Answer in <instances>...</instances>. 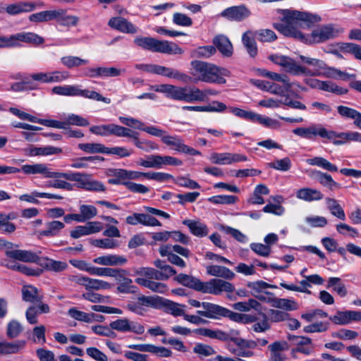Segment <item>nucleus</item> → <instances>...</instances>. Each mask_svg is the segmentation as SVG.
<instances>
[{
    "instance_id": "nucleus-7",
    "label": "nucleus",
    "mask_w": 361,
    "mask_h": 361,
    "mask_svg": "<svg viewBox=\"0 0 361 361\" xmlns=\"http://www.w3.org/2000/svg\"><path fill=\"white\" fill-rule=\"evenodd\" d=\"M133 42L143 49L153 52L172 54L173 49L168 41H160L151 37H136Z\"/></svg>"
},
{
    "instance_id": "nucleus-2",
    "label": "nucleus",
    "mask_w": 361,
    "mask_h": 361,
    "mask_svg": "<svg viewBox=\"0 0 361 361\" xmlns=\"http://www.w3.org/2000/svg\"><path fill=\"white\" fill-rule=\"evenodd\" d=\"M179 306L178 303L159 295H141L137 297V302H128L126 308L128 311L141 316L144 315L147 311L146 307H151L156 310H164L165 312L174 317H180L184 314L185 312Z\"/></svg>"
},
{
    "instance_id": "nucleus-27",
    "label": "nucleus",
    "mask_w": 361,
    "mask_h": 361,
    "mask_svg": "<svg viewBox=\"0 0 361 361\" xmlns=\"http://www.w3.org/2000/svg\"><path fill=\"white\" fill-rule=\"evenodd\" d=\"M93 262L104 266H117L125 264L127 262V259L123 256L108 255L96 257Z\"/></svg>"
},
{
    "instance_id": "nucleus-50",
    "label": "nucleus",
    "mask_w": 361,
    "mask_h": 361,
    "mask_svg": "<svg viewBox=\"0 0 361 361\" xmlns=\"http://www.w3.org/2000/svg\"><path fill=\"white\" fill-rule=\"evenodd\" d=\"M138 291V288L133 285V280L131 279H124V281L117 284L116 292L119 293L129 294L136 293Z\"/></svg>"
},
{
    "instance_id": "nucleus-39",
    "label": "nucleus",
    "mask_w": 361,
    "mask_h": 361,
    "mask_svg": "<svg viewBox=\"0 0 361 361\" xmlns=\"http://www.w3.org/2000/svg\"><path fill=\"white\" fill-rule=\"evenodd\" d=\"M339 50L344 54H350L356 59L361 60V46L353 42H341L338 44Z\"/></svg>"
},
{
    "instance_id": "nucleus-30",
    "label": "nucleus",
    "mask_w": 361,
    "mask_h": 361,
    "mask_svg": "<svg viewBox=\"0 0 361 361\" xmlns=\"http://www.w3.org/2000/svg\"><path fill=\"white\" fill-rule=\"evenodd\" d=\"M157 75H160L162 76H165L170 78L176 79L179 81H187L189 80V78L188 75L185 73H183L179 72L177 70H174L173 68H170L166 66H162L157 65Z\"/></svg>"
},
{
    "instance_id": "nucleus-38",
    "label": "nucleus",
    "mask_w": 361,
    "mask_h": 361,
    "mask_svg": "<svg viewBox=\"0 0 361 361\" xmlns=\"http://www.w3.org/2000/svg\"><path fill=\"white\" fill-rule=\"evenodd\" d=\"M312 340L307 336H299L298 341L297 342V346L292 349L293 353H300L304 355H310L313 347L308 345H312Z\"/></svg>"
},
{
    "instance_id": "nucleus-49",
    "label": "nucleus",
    "mask_w": 361,
    "mask_h": 361,
    "mask_svg": "<svg viewBox=\"0 0 361 361\" xmlns=\"http://www.w3.org/2000/svg\"><path fill=\"white\" fill-rule=\"evenodd\" d=\"M75 96H80L85 98L92 99L95 101L106 102V98L99 92L94 90H81L77 85H75Z\"/></svg>"
},
{
    "instance_id": "nucleus-64",
    "label": "nucleus",
    "mask_w": 361,
    "mask_h": 361,
    "mask_svg": "<svg viewBox=\"0 0 361 361\" xmlns=\"http://www.w3.org/2000/svg\"><path fill=\"white\" fill-rule=\"evenodd\" d=\"M80 216H82V222L91 219L97 215V208L93 205L82 204L80 207Z\"/></svg>"
},
{
    "instance_id": "nucleus-1",
    "label": "nucleus",
    "mask_w": 361,
    "mask_h": 361,
    "mask_svg": "<svg viewBox=\"0 0 361 361\" xmlns=\"http://www.w3.org/2000/svg\"><path fill=\"white\" fill-rule=\"evenodd\" d=\"M278 13L282 16L281 22L274 23L273 27L284 36L292 38H293V35H288L283 27L290 30V32H292L293 29L299 30L296 26L303 29H310L322 21L319 15L310 12L291 9H279Z\"/></svg>"
},
{
    "instance_id": "nucleus-6",
    "label": "nucleus",
    "mask_w": 361,
    "mask_h": 361,
    "mask_svg": "<svg viewBox=\"0 0 361 361\" xmlns=\"http://www.w3.org/2000/svg\"><path fill=\"white\" fill-rule=\"evenodd\" d=\"M21 42L38 46L44 42L42 37L35 32H22L9 37L0 36V47H21Z\"/></svg>"
},
{
    "instance_id": "nucleus-53",
    "label": "nucleus",
    "mask_w": 361,
    "mask_h": 361,
    "mask_svg": "<svg viewBox=\"0 0 361 361\" xmlns=\"http://www.w3.org/2000/svg\"><path fill=\"white\" fill-rule=\"evenodd\" d=\"M350 310L338 311L336 314L330 316L329 319L338 325H345L350 323Z\"/></svg>"
},
{
    "instance_id": "nucleus-48",
    "label": "nucleus",
    "mask_w": 361,
    "mask_h": 361,
    "mask_svg": "<svg viewBox=\"0 0 361 361\" xmlns=\"http://www.w3.org/2000/svg\"><path fill=\"white\" fill-rule=\"evenodd\" d=\"M61 63L71 69L88 63V60L80 59L78 56H66L61 58Z\"/></svg>"
},
{
    "instance_id": "nucleus-54",
    "label": "nucleus",
    "mask_w": 361,
    "mask_h": 361,
    "mask_svg": "<svg viewBox=\"0 0 361 361\" xmlns=\"http://www.w3.org/2000/svg\"><path fill=\"white\" fill-rule=\"evenodd\" d=\"M273 306L277 308L284 309L286 311H292L298 309V305L294 300L286 298H276Z\"/></svg>"
},
{
    "instance_id": "nucleus-16",
    "label": "nucleus",
    "mask_w": 361,
    "mask_h": 361,
    "mask_svg": "<svg viewBox=\"0 0 361 361\" xmlns=\"http://www.w3.org/2000/svg\"><path fill=\"white\" fill-rule=\"evenodd\" d=\"M162 142L167 146L176 151L190 155L200 154V152L195 149L190 147L183 143V141L178 136H171L167 135L162 137Z\"/></svg>"
},
{
    "instance_id": "nucleus-13",
    "label": "nucleus",
    "mask_w": 361,
    "mask_h": 361,
    "mask_svg": "<svg viewBox=\"0 0 361 361\" xmlns=\"http://www.w3.org/2000/svg\"><path fill=\"white\" fill-rule=\"evenodd\" d=\"M234 290L235 287L231 283L219 279H212L207 282H204V293L218 295L222 292L231 293Z\"/></svg>"
},
{
    "instance_id": "nucleus-18",
    "label": "nucleus",
    "mask_w": 361,
    "mask_h": 361,
    "mask_svg": "<svg viewBox=\"0 0 361 361\" xmlns=\"http://www.w3.org/2000/svg\"><path fill=\"white\" fill-rule=\"evenodd\" d=\"M212 43L222 56L229 58L233 56V47L227 36L219 34L213 38Z\"/></svg>"
},
{
    "instance_id": "nucleus-12",
    "label": "nucleus",
    "mask_w": 361,
    "mask_h": 361,
    "mask_svg": "<svg viewBox=\"0 0 361 361\" xmlns=\"http://www.w3.org/2000/svg\"><path fill=\"white\" fill-rule=\"evenodd\" d=\"M230 75V71L223 67L204 62V82L223 85L226 82L224 78Z\"/></svg>"
},
{
    "instance_id": "nucleus-33",
    "label": "nucleus",
    "mask_w": 361,
    "mask_h": 361,
    "mask_svg": "<svg viewBox=\"0 0 361 361\" xmlns=\"http://www.w3.org/2000/svg\"><path fill=\"white\" fill-rule=\"evenodd\" d=\"M56 13L57 9L43 11L30 15L28 19L36 23L56 20Z\"/></svg>"
},
{
    "instance_id": "nucleus-43",
    "label": "nucleus",
    "mask_w": 361,
    "mask_h": 361,
    "mask_svg": "<svg viewBox=\"0 0 361 361\" xmlns=\"http://www.w3.org/2000/svg\"><path fill=\"white\" fill-rule=\"evenodd\" d=\"M307 163L312 166H317L322 167L330 172L338 171V167L335 164L331 163L327 159L322 157H315L314 158L307 159Z\"/></svg>"
},
{
    "instance_id": "nucleus-57",
    "label": "nucleus",
    "mask_w": 361,
    "mask_h": 361,
    "mask_svg": "<svg viewBox=\"0 0 361 361\" xmlns=\"http://www.w3.org/2000/svg\"><path fill=\"white\" fill-rule=\"evenodd\" d=\"M329 324L328 322H319L312 323L303 327V332L310 333H322L329 329Z\"/></svg>"
},
{
    "instance_id": "nucleus-61",
    "label": "nucleus",
    "mask_w": 361,
    "mask_h": 361,
    "mask_svg": "<svg viewBox=\"0 0 361 361\" xmlns=\"http://www.w3.org/2000/svg\"><path fill=\"white\" fill-rule=\"evenodd\" d=\"M130 321L126 318L118 319L111 322L109 324V326L111 329L120 332H128V330H130Z\"/></svg>"
},
{
    "instance_id": "nucleus-55",
    "label": "nucleus",
    "mask_w": 361,
    "mask_h": 361,
    "mask_svg": "<svg viewBox=\"0 0 361 361\" xmlns=\"http://www.w3.org/2000/svg\"><path fill=\"white\" fill-rule=\"evenodd\" d=\"M267 317L268 321L270 320L271 322L277 323L290 319V314L285 311L271 309L268 312Z\"/></svg>"
},
{
    "instance_id": "nucleus-56",
    "label": "nucleus",
    "mask_w": 361,
    "mask_h": 361,
    "mask_svg": "<svg viewBox=\"0 0 361 361\" xmlns=\"http://www.w3.org/2000/svg\"><path fill=\"white\" fill-rule=\"evenodd\" d=\"M331 214L341 220H345V215L344 210L335 199L327 198L326 200Z\"/></svg>"
},
{
    "instance_id": "nucleus-42",
    "label": "nucleus",
    "mask_w": 361,
    "mask_h": 361,
    "mask_svg": "<svg viewBox=\"0 0 361 361\" xmlns=\"http://www.w3.org/2000/svg\"><path fill=\"white\" fill-rule=\"evenodd\" d=\"M326 288H332L333 290L342 298L345 297L348 294L345 284L341 282V279L338 277H330Z\"/></svg>"
},
{
    "instance_id": "nucleus-20",
    "label": "nucleus",
    "mask_w": 361,
    "mask_h": 361,
    "mask_svg": "<svg viewBox=\"0 0 361 361\" xmlns=\"http://www.w3.org/2000/svg\"><path fill=\"white\" fill-rule=\"evenodd\" d=\"M90 176L85 173H82L80 172H70V173H63V172H58L56 178H65L66 180L70 181H75L77 183L75 185L78 188L85 190L87 180L89 179Z\"/></svg>"
},
{
    "instance_id": "nucleus-5",
    "label": "nucleus",
    "mask_w": 361,
    "mask_h": 361,
    "mask_svg": "<svg viewBox=\"0 0 361 361\" xmlns=\"http://www.w3.org/2000/svg\"><path fill=\"white\" fill-rule=\"evenodd\" d=\"M240 331L231 329L226 332V338L224 341H231L236 345L235 348L233 344L228 343L227 348L231 353L238 357H250L254 355L252 349L257 348V343L254 340L245 339L239 337Z\"/></svg>"
},
{
    "instance_id": "nucleus-24",
    "label": "nucleus",
    "mask_w": 361,
    "mask_h": 361,
    "mask_svg": "<svg viewBox=\"0 0 361 361\" xmlns=\"http://www.w3.org/2000/svg\"><path fill=\"white\" fill-rule=\"evenodd\" d=\"M174 279L180 284L198 291H203V281L185 274H179Z\"/></svg>"
},
{
    "instance_id": "nucleus-36",
    "label": "nucleus",
    "mask_w": 361,
    "mask_h": 361,
    "mask_svg": "<svg viewBox=\"0 0 361 361\" xmlns=\"http://www.w3.org/2000/svg\"><path fill=\"white\" fill-rule=\"evenodd\" d=\"M314 173L315 174V178L322 185L327 187L331 190L334 188H341V185L336 182L331 175L320 171H315Z\"/></svg>"
},
{
    "instance_id": "nucleus-34",
    "label": "nucleus",
    "mask_w": 361,
    "mask_h": 361,
    "mask_svg": "<svg viewBox=\"0 0 361 361\" xmlns=\"http://www.w3.org/2000/svg\"><path fill=\"white\" fill-rule=\"evenodd\" d=\"M324 74L327 78L336 80L340 79L343 81H348L350 78H356V75L354 73L350 74L331 66L324 67Z\"/></svg>"
},
{
    "instance_id": "nucleus-52",
    "label": "nucleus",
    "mask_w": 361,
    "mask_h": 361,
    "mask_svg": "<svg viewBox=\"0 0 361 361\" xmlns=\"http://www.w3.org/2000/svg\"><path fill=\"white\" fill-rule=\"evenodd\" d=\"M111 288V285L104 281L100 279H94L87 277L86 282L85 288L87 290H99V289H109Z\"/></svg>"
},
{
    "instance_id": "nucleus-59",
    "label": "nucleus",
    "mask_w": 361,
    "mask_h": 361,
    "mask_svg": "<svg viewBox=\"0 0 361 361\" xmlns=\"http://www.w3.org/2000/svg\"><path fill=\"white\" fill-rule=\"evenodd\" d=\"M252 122H256L266 127L272 128H278L280 126L279 123L276 120L272 119L267 116L264 117L262 115L257 114L256 113H255V116L253 118Z\"/></svg>"
},
{
    "instance_id": "nucleus-22",
    "label": "nucleus",
    "mask_w": 361,
    "mask_h": 361,
    "mask_svg": "<svg viewBox=\"0 0 361 361\" xmlns=\"http://www.w3.org/2000/svg\"><path fill=\"white\" fill-rule=\"evenodd\" d=\"M80 18L77 16L67 14V10L58 8L56 21L60 26L71 27H75L79 23Z\"/></svg>"
},
{
    "instance_id": "nucleus-15",
    "label": "nucleus",
    "mask_w": 361,
    "mask_h": 361,
    "mask_svg": "<svg viewBox=\"0 0 361 361\" xmlns=\"http://www.w3.org/2000/svg\"><path fill=\"white\" fill-rule=\"evenodd\" d=\"M210 160L212 163L220 165H229L233 163L246 161L247 157L241 154L223 152H214L210 156Z\"/></svg>"
},
{
    "instance_id": "nucleus-4",
    "label": "nucleus",
    "mask_w": 361,
    "mask_h": 361,
    "mask_svg": "<svg viewBox=\"0 0 361 361\" xmlns=\"http://www.w3.org/2000/svg\"><path fill=\"white\" fill-rule=\"evenodd\" d=\"M283 29L288 32V35H293L294 39L308 45L322 44L335 39L339 35V30L332 23L322 25L307 34L293 29L292 32L285 27Z\"/></svg>"
},
{
    "instance_id": "nucleus-28",
    "label": "nucleus",
    "mask_w": 361,
    "mask_h": 361,
    "mask_svg": "<svg viewBox=\"0 0 361 361\" xmlns=\"http://www.w3.org/2000/svg\"><path fill=\"white\" fill-rule=\"evenodd\" d=\"M296 197L306 202H312L322 200L324 195L317 189L304 188L297 191Z\"/></svg>"
},
{
    "instance_id": "nucleus-14",
    "label": "nucleus",
    "mask_w": 361,
    "mask_h": 361,
    "mask_svg": "<svg viewBox=\"0 0 361 361\" xmlns=\"http://www.w3.org/2000/svg\"><path fill=\"white\" fill-rule=\"evenodd\" d=\"M250 14V11L245 5H240L226 8L220 15L228 20L240 22L248 18Z\"/></svg>"
},
{
    "instance_id": "nucleus-40",
    "label": "nucleus",
    "mask_w": 361,
    "mask_h": 361,
    "mask_svg": "<svg viewBox=\"0 0 361 361\" xmlns=\"http://www.w3.org/2000/svg\"><path fill=\"white\" fill-rule=\"evenodd\" d=\"M135 130L117 124H109L108 135H114L117 137H126L132 139Z\"/></svg>"
},
{
    "instance_id": "nucleus-45",
    "label": "nucleus",
    "mask_w": 361,
    "mask_h": 361,
    "mask_svg": "<svg viewBox=\"0 0 361 361\" xmlns=\"http://www.w3.org/2000/svg\"><path fill=\"white\" fill-rule=\"evenodd\" d=\"M135 274L137 275L143 276L149 279L166 280V276H164L160 271L152 267H141L139 270L135 271Z\"/></svg>"
},
{
    "instance_id": "nucleus-11",
    "label": "nucleus",
    "mask_w": 361,
    "mask_h": 361,
    "mask_svg": "<svg viewBox=\"0 0 361 361\" xmlns=\"http://www.w3.org/2000/svg\"><path fill=\"white\" fill-rule=\"evenodd\" d=\"M8 111L9 112H11V114H13V115L16 116L18 118L22 120H27L30 122L39 123L41 125L50 128L64 130H67L68 128L67 127V123L63 121H60L54 119L39 118L28 113L20 111V109L16 107H10Z\"/></svg>"
},
{
    "instance_id": "nucleus-26",
    "label": "nucleus",
    "mask_w": 361,
    "mask_h": 361,
    "mask_svg": "<svg viewBox=\"0 0 361 361\" xmlns=\"http://www.w3.org/2000/svg\"><path fill=\"white\" fill-rule=\"evenodd\" d=\"M132 141L137 148L147 152L159 149V145L156 142L149 140L140 139V133L137 131H135L132 137Z\"/></svg>"
},
{
    "instance_id": "nucleus-32",
    "label": "nucleus",
    "mask_w": 361,
    "mask_h": 361,
    "mask_svg": "<svg viewBox=\"0 0 361 361\" xmlns=\"http://www.w3.org/2000/svg\"><path fill=\"white\" fill-rule=\"evenodd\" d=\"M108 176H112V178L108 180V183L112 185H123V183H128L126 180V169H109L106 173Z\"/></svg>"
},
{
    "instance_id": "nucleus-41",
    "label": "nucleus",
    "mask_w": 361,
    "mask_h": 361,
    "mask_svg": "<svg viewBox=\"0 0 361 361\" xmlns=\"http://www.w3.org/2000/svg\"><path fill=\"white\" fill-rule=\"evenodd\" d=\"M47 229L40 231L39 235L46 237L56 235L65 227V224L59 221H52L46 224Z\"/></svg>"
},
{
    "instance_id": "nucleus-63",
    "label": "nucleus",
    "mask_w": 361,
    "mask_h": 361,
    "mask_svg": "<svg viewBox=\"0 0 361 361\" xmlns=\"http://www.w3.org/2000/svg\"><path fill=\"white\" fill-rule=\"evenodd\" d=\"M75 85H65L63 86H54L51 92L54 94L75 97Z\"/></svg>"
},
{
    "instance_id": "nucleus-37",
    "label": "nucleus",
    "mask_w": 361,
    "mask_h": 361,
    "mask_svg": "<svg viewBox=\"0 0 361 361\" xmlns=\"http://www.w3.org/2000/svg\"><path fill=\"white\" fill-rule=\"evenodd\" d=\"M22 298L25 302H39L42 300V296L38 295V289L32 286H24L22 288Z\"/></svg>"
},
{
    "instance_id": "nucleus-44",
    "label": "nucleus",
    "mask_w": 361,
    "mask_h": 361,
    "mask_svg": "<svg viewBox=\"0 0 361 361\" xmlns=\"http://www.w3.org/2000/svg\"><path fill=\"white\" fill-rule=\"evenodd\" d=\"M257 73L260 76L268 78L274 81L281 82L288 87H291L290 84L288 82V78L286 75H283L264 68H258Z\"/></svg>"
},
{
    "instance_id": "nucleus-47",
    "label": "nucleus",
    "mask_w": 361,
    "mask_h": 361,
    "mask_svg": "<svg viewBox=\"0 0 361 361\" xmlns=\"http://www.w3.org/2000/svg\"><path fill=\"white\" fill-rule=\"evenodd\" d=\"M300 283V286H298L294 284H288L285 282H281L280 283V286L288 290L311 294V291L308 290V288H310L312 286L307 279L302 280Z\"/></svg>"
},
{
    "instance_id": "nucleus-21",
    "label": "nucleus",
    "mask_w": 361,
    "mask_h": 361,
    "mask_svg": "<svg viewBox=\"0 0 361 361\" xmlns=\"http://www.w3.org/2000/svg\"><path fill=\"white\" fill-rule=\"evenodd\" d=\"M35 252L26 250L6 249L5 255L7 257L23 262L33 263L35 260Z\"/></svg>"
},
{
    "instance_id": "nucleus-51",
    "label": "nucleus",
    "mask_w": 361,
    "mask_h": 361,
    "mask_svg": "<svg viewBox=\"0 0 361 361\" xmlns=\"http://www.w3.org/2000/svg\"><path fill=\"white\" fill-rule=\"evenodd\" d=\"M78 148L87 153L105 154L106 146L100 143H80Z\"/></svg>"
},
{
    "instance_id": "nucleus-17",
    "label": "nucleus",
    "mask_w": 361,
    "mask_h": 361,
    "mask_svg": "<svg viewBox=\"0 0 361 361\" xmlns=\"http://www.w3.org/2000/svg\"><path fill=\"white\" fill-rule=\"evenodd\" d=\"M108 25L123 33L135 34L137 32V27L131 22L121 16L111 18Z\"/></svg>"
},
{
    "instance_id": "nucleus-62",
    "label": "nucleus",
    "mask_w": 361,
    "mask_h": 361,
    "mask_svg": "<svg viewBox=\"0 0 361 361\" xmlns=\"http://www.w3.org/2000/svg\"><path fill=\"white\" fill-rule=\"evenodd\" d=\"M183 224L187 226L192 234L196 236H203V226L199 221H196L190 219H185Z\"/></svg>"
},
{
    "instance_id": "nucleus-31",
    "label": "nucleus",
    "mask_w": 361,
    "mask_h": 361,
    "mask_svg": "<svg viewBox=\"0 0 361 361\" xmlns=\"http://www.w3.org/2000/svg\"><path fill=\"white\" fill-rule=\"evenodd\" d=\"M207 273L209 275L221 277L231 280L235 276V274L228 268L219 265H209L207 267Z\"/></svg>"
},
{
    "instance_id": "nucleus-19",
    "label": "nucleus",
    "mask_w": 361,
    "mask_h": 361,
    "mask_svg": "<svg viewBox=\"0 0 361 361\" xmlns=\"http://www.w3.org/2000/svg\"><path fill=\"white\" fill-rule=\"evenodd\" d=\"M20 171L25 174H37L40 173L45 178H56L58 172L51 171L50 169L44 164H25L23 165Z\"/></svg>"
},
{
    "instance_id": "nucleus-58",
    "label": "nucleus",
    "mask_w": 361,
    "mask_h": 361,
    "mask_svg": "<svg viewBox=\"0 0 361 361\" xmlns=\"http://www.w3.org/2000/svg\"><path fill=\"white\" fill-rule=\"evenodd\" d=\"M291 165V161L289 157L277 159L268 164L269 167L281 171H288L290 169Z\"/></svg>"
},
{
    "instance_id": "nucleus-60",
    "label": "nucleus",
    "mask_w": 361,
    "mask_h": 361,
    "mask_svg": "<svg viewBox=\"0 0 361 361\" xmlns=\"http://www.w3.org/2000/svg\"><path fill=\"white\" fill-rule=\"evenodd\" d=\"M133 152L128 150L125 147H106L105 154L116 155L118 158H125L128 157L132 154Z\"/></svg>"
},
{
    "instance_id": "nucleus-46",
    "label": "nucleus",
    "mask_w": 361,
    "mask_h": 361,
    "mask_svg": "<svg viewBox=\"0 0 361 361\" xmlns=\"http://www.w3.org/2000/svg\"><path fill=\"white\" fill-rule=\"evenodd\" d=\"M214 204H234L238 201V197L231 195H214L207 199Z\"/></svg>"
},
{
    "instance_id": "nucleus-35",
    "label": "nucleus",
    "mask_w": 361,
    "mask_h": 361,
    "mask_svg": "<svg viewBox=\"0 0 361 361\" xmlns=\"http://www.w3.org/2000/svg\"><path fill=\"white\" fill-rule=\"evenodd\" d=\"M38 90V84L31 80V78H26L20 82H16L11 85V90L16 92H26Z\"/></svg>"
},
{
    "instance_id": "nucleus-3",
    "label": "nucleus",
    "mask_w": 361,
    "mask_h": 361,
    "mask_svg": "<svg viewBox=\"0 0 361 361\" xmlns=\"http://www.w3.org/2000/svg\"><path fill=\"white\" fill-rule=\"evenodd\" d=\"M293 133L301 137L314 140L317 136L332 140L335 145H343L346 140H353L361 142V133L358 132L337 133L329 130L321 125L314 124L307 128L299 127L293 130Z\"/></svg>"
},
{
    "instance_id": "nucleus-8",
    "label": "nucleus",
    "mask_w": 361,
    "mask_h": 361,
    "mask_svg": "<svg viewBox=\"0 0 361 361\" xmlns=\"http://www.w3.org/2000/svg\"><path fill=\"white\" fill-rule=\"evenodd\" d=\"M268 59L274 63L283 67L286 72L294 75H312L310 70L306 67L298 64L292 58L279 54H271Z\"/></svg>"
},
{
    "instance_id": "nucleus-25",
    "label": "nucleus",
    "mask_w": 361,
    "mask_h": 361,
    "mask_svg": "<svg viewBox=\"0 0 361 361\" xmlns=\"http://www.w3.org/2000/svg\"><path fill=\"white\" fill-rule=\"evenodd\" d=\"M25 341L23 340H18L15 342H0V354H16L25 348Z\"/></svg>"
},
{
    "instance_id": "nucleus-29",
    "label": "nucleus",
    "mask_w": 361,
    "mask_h": 361,
    "mask_svg": "<svg viewBox=\"0 0 361 361\" xmlns=\"http://www.w3.org/2000/svg\"><path fill=\"white\" fill-rule=\"evenodd\" d=\"M226 310L220 305L204 302V317L219 319L225 317Z\"/></svg>"
},
{
    "instance_id": "nucleus-10",
    "label": "nucleus",
    "mask_w": 361,
    "mask_h": 361,
    "mask_svg": "<svg viewBox=\"0 0 361 361\" xmlns=\"http://www.w3.org/2000/svg\"><path fill=\"white\" fill-rule=\"evenodd\" d=\"M171 87L172 88L169 92L168 98L187 102L203 100V92L197 88L188 90L186 87H179L173 85Z\"/></svg>"
},
{
    "instance_id": "nucleus-9",
    "label": "nucleus",
    "mask_w": 361,
    "mask_h": 361,
    "mask_svg": "<svg viewBox=\"0 0 361 361\" xmlns=\"http://www.w3.org/2000/svg\"><path fill=\"white\" fill-rule=\"evenodd\" d=\"M137 165L145 168L161 169L164 165L180 166L183 161L171 156H161L159 154H151L146 156V159H139Z\"/></svg>"
},
{
    "instance_id": "nucleus-23",
    "label": "nucleus",
    "mask_w": 361,
    "mask_h": 361,
    "mask_svg": "<svg viewBox=\"0 0 361 361\" xmlns=\"http://www.w3.org/2000/svg\"><path fill=\"white\" fill-rule=\"evenodd\" d=\"M190 65V73L191 75H188L190 79L187 81H183V82L188 84L203 81V61L198 60L192 61Z\"/></svg>"
}]
</instances>
